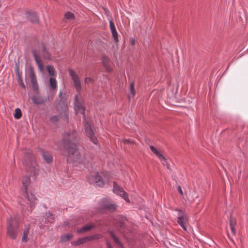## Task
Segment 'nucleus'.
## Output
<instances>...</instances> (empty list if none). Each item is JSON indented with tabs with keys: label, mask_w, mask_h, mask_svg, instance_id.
I'll return each mask as SVG.
<instances>
[{
	"label": "nucleus",
	"mask_w": 248,
	"mask_h": 248,
	"mask_svg": "<svg viewBox=\"0 0 248 248\" xmlns=\"http://www.w3.org/2000/svg\"><path fill=\"white\" fill-rule=\"evenodd\" d=\"M77 137L75 132L65 133L63 137L62 142L67 152L68 161H72L75 166L83 162V155L77 148Z\"/></svg>",
	"instance_id": "1"
},
{
	"label": "nucleus",
	"mask_w": 248,
	"mask_h": 248,
	"mask_svg": "<svg viewBox=\"0 0 248 248\" xmlns=\"http://www.w3.org/2000/svg\"><path fill=\"white\" fill-rule=\"evenodd\" d=\"M23 164L31 175L36 176L38 174L39 169L31 151L28 150L24 155Z\"/></svg>",
	"instance_id": "2"
},
{
	"label": "nucleus",
	"mask_w": 248,
	"mask_h": 248,
	"mask_svg": "<svg viewBox=\"0 0 248 248\" xmlns=\"http://www.w3.org/2000/svg\"><path fill=\"white\" fill-rule=\"evenodd\" d=\"M18 226L16 219L12 217L7 219V235L13 239L16 238Z\"/></svg>",
	"instance_id": "3"
},
{
	"label": "nucleus",
	"mask_w": 248,
	"mask_h": 248,
	"mask_svg": "<svg viewBox=\"0 0 248 248\" xmlns=\"http://www.w3.org/2000/svg\"><path fill=\"white\" fill-rule=\"evenodd\" d=\"M103 177H104V174L102 172H96L94 175L91 176L88 179L90 183H94L97 186L102 187L105 184V180Z\"/></svg>",
	"instance_id": "4"
},
{
	"label": "nucleus",
	"mask_w": 248,
	"mask_h": 248,
	"mask_svg": "<svg viewBox=\"0 0 248 248\" xmlns=\"http://www.w3.org/2000/svg\"><path fill=\"white\" fill-rule=\"evenodd\" d=\"M176 211L179 212L177 222L184 230L186 231L188 224V217L184 211L179 209H176Z\"/></svg>",
	"instance_id": "5"
},
{
	"label": "nucleus",
	"mask_w": 248,
	"mask_h": 248,
	"mask_svg": "<svg viewBox=\"0 0 248 248\" xmlns=\"http://www.w3.org/2000/svg\"><path fill=\"white\" fill-rule=\"evenodd\" d=\"M69 75L73 81L74 87L78 92H80L81 89V82L78 74L72 69L69 70Z\"/></svg>",
	"instance_id": "6"
},
{
	"label": "nucleus",
	"mask_w": 248,
	"mask_h": 248,
	"mask_svg": "<svg viewBox=\"0 0 248 248\" xmlns=\"http://www.w3.org/2000/svg\"><path fill=\"white\" fill-rule=\"evenodd\" d=\"M113 191L114 193L123 198L127 202H130L127 193L115 182H113Z\"/></svg>",
	"instance_id": "7"
},
{
	"label": "nucleus",
	"mask_w": 248,
	"mask_h": 248,
	"mask_svg": "<svg viewBox=\"0 0 248 248\" xmlns=\"http://www.w3.org/2000/svg\"><path fill=\"white\" fill-rule=\"evenodd\" d=\"M113 191L114 193L123 198L127 202H130L127 193L115 182H113Z\"/></svg>",
	"instance_id": "8"
},
{
	"label": "nucleus",
	"mask_w": 248,
	"mask_h": 248,
	"mask_svg": "<svg viewBox=\"0 0 248 248\" xmlns=\"http://www.w3.org/2000/svg\"><path fill=\"white\" fill-rule=\"evenodd\" d=\"M85 132L87 136L91 140L94 144H97V140L95 137L94 132L92 130L91 125L87 122L84 123Z\"/></svg>",
	"instance_id": "9"
},
{
	"label": "nucleus",
	"mask_w": 248,
	"mask_h": 248,
	"mask_svg": "<svg viewBox=\"0 0 248 248\" xmlns=\"http://www.w3.org/2000/svg\"><path fill=\"white\" fill-rule=\"evenodd\" d=\"M32 53L35 61L38 66V68L39 71L41 73H44L45 72V70L44 68L43 62L41 60L40 57L38 55L35 50H33Z\"/></svg>",
	"instance_id": "10"
},
{
	"label": "nucleus",
	"mask_w": 248,
	"mask_h": 248,
	"mask_svg": "<svg viewBox=\"0 0 248 248\" xmlns=\"http://www.w3.org/2000/svg\"><path fill=\"white\" fill-rule=\"evenodd\" d=\"M30 77L31 78V81L33 90L35 92H37L38 90V85L35 73L32 68L30 70Z\"/></svg>",
	"instance_id": "11"
},
{
	"label": "nucleus",
	"mask_w": 248,
	"mask_h": 248,
	"mask_svg": "<svg viewBox=\"0 0 248 248\" xmlns=\"http://www.w3.org/2000/svg\"><path fill=\"white\" fill-rule=\"evenodd\" d=\"M78 95L75 96V102H74V108L77 113H81L82 114L84 117H85V108L82 106V105L78 102Z\"/></svg>",
	"instance_id": "12"
},
{
	"label": "nucleus",
	"mask_w": 248,
	"mask_h": 248,
	"mask_svg": "<svg viewBox=\"0 0 248 248\" xmlns=\"http://www.w3.org/2000/svg\"><path fill=\"white\" fill-rule=\"evenodd\" d=\"M25 194L26 195V198L29 202L31 209V210H32L33 209L34 206L35 205V203L37 202V200L35 195L33 194L32 193L29 194L27 192V194Z\"/></svg>",
	"instance_id": "13"
},
{
	"label": "nucleus",
	"mask_w": 248,
	"mask_h": 248,
	"mask_svg": "<svg viewBox=\"0 0 248 248\" xmlns=\"http://www.w3.org/2000/svg\"><path fill=\"white\" fill-rule=\"evenodd\" d=\"M22 184L25 190V194H27L28 189L31 184L30 177L24 176L22 179Z\"/></svg>",
	"instance_id": "14"
},
{
	"label": "nucleus",
	"mask_w": 248,
	"mask_h": 248,
	"mask_svg": "<svg viewBox=\"0 0 248 248\" xmlns=\"http://www.w3.org/2000/svg\"><path fill=\"white\" fill-rule=\"evenodd\" d=\"M91 237H89V236L79 238L77 241L73 242L72 244L76 246L80 245L86 243V242L91 241Z\"/></svg>",
	"instance_id": "15"
},
{
	"label": "nucleus",
	"mask_w": 248,
	"mask_h": 248,
	"mask_svg": "<svg viewBox=\"0 0 248 248\" xmlns=\"http://www.w3.org/2000/svg\"><path fill=\"white\" fill-rule=\"evenodd\" d=\"M42 155L44 159L47 163H49L52 161V157L51 154L47 152L44 151H42Z\"/></svg>",
	"instance_id": "16"
},
{
	"label": "nucleus",
	"mask_w": 248,
	"mask_h": 248,
	"mask_svg": "<svg viewBox=\"0 0 248 248\" xmlns=\"http://www.w3.org/2000/svg\"><path fill=\"white\" fill-rule=\"evenodd\" d=\"M94 228V225L93 224H87L77 230V232L78 233H83L84 232L90 231L92 229Z\"/></svg>",
	"instance_id": "17"
},
{
	"label": "nucleus",
	"mask_w": 248,
	"mask_h": 248,
	"mask_svg": "<svg viewBox=\"0 0 248 248\" xmlns=\"http://www.w3.org/2000/svg\"><path fill=\"white\" fill-rule=\"evenodd\" d=\"M32 100L34 104L41 105L43 104L45 100L39 95H34L32 97Z\"/></svg>",
	"instance_id": "18"
},
{
	"label": "nucleus",
	"mask_w": 248,
	"mask_h": 248,
	"mask_svg": "<svg viewBox=\"0 0 248 248\" xmlns=\"http://www.w3.org/2000/svg\"><path fill=\"white\" fill-rule=\"evenodd\" d=\"M103 208L109 211L113 212L116 210L117 206L115 204L108 202L104 205Z\"/></svg>",
	"instance_id": "19"
},
{
	"label": "nucleus",
	"mask_w": 248,
	"mask_h": 248,
	"mask_svg": "<svg viewBox=\"0 0 248 248\" xmlns=\"http://www.w3.org/2000/svg\"><path fill=\"white\" fill-rule=\"evenodd\" d=\"M42 56L44 59L50 60L51 59V55L48 51L46 50V47L44 45L42 46Z\"/></svg>",
	"instance_id": "20"
},
{
	"label": "nucleus",
	"mask_w": 248,
	"mask_h": 248,
	"mask_svg": "<svg viewBox=\"0 0 248 248\" xmlns=\"http://www.w3.org/2000/svg\"><path fill=\"white\" fill-rule=\"evenodd\" d=\"M30 229V226L29 225H27L25 227V229L23 232V236L22 238V241L23 242H26L28 241V236L29 233V230Z\"/></svg>",
	"instance_id": "21"
},
{
	"label": "nucleus",
	"mask_w": 248,
	"mask_h": 248,
	"mask_svg": "<svg viewBox=\"0 0 248 248\" xmlns=\"http://www.w3.org/2000/svg\"><path fill=\"white\" fill-rule=\"evenodd\" d=\"M150 148L151 149V150L152 151V152L156 156L158 157V158L159 159H160L162 156H163V155H162L161 152L158 150V149H157L156 148H155L154 146H153V145H150Z\"/></svg>",
	"instance_id": "22"
},
{
	"label": "nucleus",
	"mask_w": 248,
	"mask_h": 248,
	"mask_svg": "<svg viewBox=\"0 0 248 248\" xmlns=\"http://www.w3.org/2000/svg\"><path fill=\"white\" fill-rule=\"evenodd\" d=\"M29 20L32 23H38L39 22V18L36 13L30 14L28 16Z\"/></svg>",
	"instance_id": "23"
},
{
	"label": "nucleus",
	"mask_w": 248,
	"mask_h": 248,
	"mask_svg": "<svg viewBox=\"0 0 248 248\" xmlns=\"http://www.w3.org/2000/svg\"><path fill=\"white\" fill-rule=\"evenodd\" d=\"M50 88L51 90H55L57 87V82L55 78L50 77L49 78Z\"/></svg>",
	"instance_id": "24"
},
{
	"label": "nucleus",
	"mask_w": 248,
	"mask_h": 248,
	"mask_svg": "<svg viewBox=\"0 0 248 248\" xmlns=\"http://www.w3.org/2000/svg\"><path fill=\"white\" fill-rule=\"evenodd\" d=\"M73 237V235L72 233H67L63 235H62L61 237V240L62 242H65L69 241Z\"/></svg>",
	"instance_id": "25"
},
{
	"label": "nucleus",
	"mask_w": 248,
	"mask_h": 248,
	"mask_svg": "<svg viewBox=\"0 0 248 248\" xmlns=\"http://www.w3.org/2000/svg\"><path fill=\"white\" fill-rule=\"evenodd\" d=\"M46 70L48 73V74L51 77H53L55 75V71L54 67L50 65L46 66Z\"/></svg>",
	"instance_id": "26"
},
{
	"label": "nucleus",
	"mask_w": 248,
	"mask_h": 248,
	"mask_svg": "<svg viewBox=\"0 0 248 248\" xmlns=\"http://www.w3.org/2000/svg\"><path fill=\"white\" fill-rule=\"evenodd\" d=\"M22 112L21 109L19 108H16L15 110V113L14 114V116L15 119H19L22 116Z\"/></svg>",
	"instance_id": "27"
},
{
	"label": "nucleus",
	"mask_w": 248,
	"mask_h": 248,
	"mask_svg": "<svg viewBox=\"0 0 248 248\" xmlns=\"http://www.w3.org/2000/svg\"><path fill=\"white\" fill-rule=\"evenodd\" d=\"M110 235L113 238V239H114V241H115V243L117 244V245L121 246L122 248L123 247V246H122V244L121 243V242L120 241L119 239H118V238H117L114 234V232H111L110 233Z\"/></svg>",
	"instance_id": "28"
},
{
	"label": "nucleus",
	"mask_w": 248,
	"mask_h": 248,
	"mask_svg": "<svg viewBox=\"0 0 248 248\" xmlns=\"http://www.w3.org/2000/svg\"><path fill=\"white\" fill-rule=\"evenodd\" d=\"M159 160H160L162 164L166 167L168 169H170L169 165L168 164L166 158L164 157V156H162Z\"/></svg>",
	"instance_id": "29"
},
{
	"label": "nucleus",
	"mask_w": 248,
	"mask_h": 248,
	"mask_svg": "<svg viewBox=\"0 0 248 248\" xmlns=\"http://www.w3.org/2000/svg\"><path fill=\"white\" fill-rule=\"evenodd\" d=\"M64 17L66 19L70 20H74L75 18V16L74 14L70 12L66 13Z\"/></svg>",
	"instance_id": "30"
},
{
	"label": "nucleus",
	"mask_w": 248,
	"mask_h": 248,
	"mask_svg": "<svg viewBox=\"0 0 248 248\" xmlns=\"http://www.w3.org/2000/svg\"><path fill=\"white\" fill-rule=\"evenodd\" d=\"M108 60L106 57H104L102 60V62L103 63V64L105 66L106 69L107 71H111V69L108 67Z\"/></svg>",
	"instance_id": "31"
},
{
	"label": "nucleus",
	"mask_w": 248,
	"mask_h": 248,
	"mask_svg": "<svg viewBox=\"0 0 248 248\" xmlns=\"http://www.w3.org/2000/svg\"><path fill=\"white\" fill-rule=\"evenodd\" d=\"M111 31L112 36L114 39V40L115 42H118V33H117L116 30Z\"/></svg>",
	"instance_id": "32"
},
{
	"label": "nucleus",
	"mask_w": 248,
	"mask_h": 248,
	"mask_svg": "<svg viewBox=\"0 0 248 248\" xmlns=\"http://www.w3.org/2000/svg\"><path fill=\"white\" fill-rule=\"evenodd\" d=\"M130 93L133 96L135 94V90L134 88V83L133 82H131L130 85Z\"/></svg>",
	"instance_id": "33"
},
{
	"label": "nucleus",
	"mask_w": 248,
	"mask_h": 248,
	"mask_svg": "<svg viewBox=\"0 0 248 248\" xmlns=\"http://www.w3.org/2000/svg\"><path fill=\"white\" fill-rule=\"evenodd\" d=\"M60 119V116H52L50 119V121L52 122V123H55L57 121H58Z\"/></svg>",
	"instance_id": "34"
},
{
	"label": "nucleus",
	"mask_w": 248,
	"mask_h": 248,
	"mask_svg": "<svg viewBox=\"0 0 248 248\" xmlns=\"http://www.w3.org/2000/svg\"><path fill=\"white\" fill-rule=\"evenodd\" d=\"M236 225V220L233 217H231L230 219V227H234Z\"/></svg>",
	"instance_id": "35"
},
{
	"label": "nucleus",
	"mask_w": 248,
	"mask_h": 248,
	"mask_svg": "<svg viewBox=\"0 0 248 248\" xmlns=\"http://www.w3.org/2000/svg\"><path fill=\"white\" fill-rule=\"evenodd\" d=\"M102 235L101 234H97L93 236H89V237H91V241L93 239H98L102 238Z\"/></svg>",
	"instance_id": "36"
},
{
	"label": "nucleus",
	"mask_w": 248,
	"mask_h": 248,
	"mask_svg": "<svg viewBox=\"0 0 248 248\" xmlns=\"http://www.w3.org/2000/svg\"><path fill=\"white\" fill-rule=\"evenodd\" d=\"M93 79L91 78H89V77H86L84 79V82L86 84H88V83H93Z\"/></svg>",
	"instance_id": "37"
},
{
	"label": "nucleus",
	"mask_w": 248,
	"mask_h": 248,
	"mask_svg": "<svg viewBox=\"0 0 248 248\" xmlns=\"http://www.w3.org/2000/svg\"><path fill=\"white\" fill-rule=\"evenodd\" d=\"M18 83L22 88L24 89L25 88V86L23 83L22 79L20 78V77H19L18 78Z\"/></svg>",
	"instance_id": "38"
},
{
	"label": "nucleus",
	"mask_w": 248,
	"mask_h": 248,
	"mask_svg": "<svg viewBox=\"0 0 248 248\" xmlns=\"http://www.w3.org/2000/svg\"><path fill=\"white\" fill-rule=\"evenodd\" d=\"M109 26L111 31L116 30L115 25L112 20L109 21Z\"/></svg>",
	"instance_id": "39"
},
{
	"label": "nucleus",
	"mask_w": 248,
	"mask_h": 248,
	"mask_svg": "<svg viewBox=\"0 0 248 248\" xmlns=\"http://www.w3.org/2000/svg\"><path fill=\"white\" fill-rule=\"evenodd\" d=\"M230 228H231L232 234L234 235L235 233V226L230 227Z\"/></svg>",
	"instance_id": "40"
},
{
	"label": "nucleus",
	"mask_w": 248,
	"mask_h": 248,
	"mask_svg": "<svg viewBox=\"0 0 248 248\" xmlns=\"http://www.w3.org/2000/svg\"><path fill=\"white\" fill-rule=\"evenodd\" d=\"M177 189H178V191L179 192V193L181 195H183V192L181 189V187H180V186H178V188H177Z\"/></svg>",
	"instance_id": "41"
},
{
	"label": "nucleus",
	"mask_w": 248,
	"mask_h": 248,
	"mask_svg": "<svg viewBox=\"0 0 248 248\" xmlns=\"http://www.w3.org/2000/svg\"><path fill=\"white\" fill-rule=\"evenodd\" d=\"M107 248H113L108 241H107Z\"/></svg>",
	"instance_id": "42"
},
{
	"label": "nucleus",
	"mask_w": 248,
	"mask_h": 248,
	"mask_svg": "<svg viewBox=\"0 0 248 248\" xmlns=\"http://www.w3.org/2000/svg\"><path fill=\"white\" fill-rule=\"evenodd\" d=\"M124 143H133L134 142L133 141H131L130 140H124Z\"/></svg>",
	"instance_id": "43"
},
{
	"label": "nucleus",
	"mask_w": 248,
	"mask_h": 248,
	"mask_svg": "<svg viewBox=\"0 0 248 248\" xmlns=\"http://www.w3.org/2000/svg\"><path fill=\"white\" fill-rule=\"evenodd\" d=\"M46 215L47 217H51V219H53V216L50 213H46Z\"/></svg>",
	"instance_id": "44"
},
{
	"label": "nucleus",
	"mask_w": 248,
	"mask_h": 248,
	"mask_svg": "<svg viewBox=\"0 0 248 248\" xmlns=\"http://www.w3.org/2000/svg\"><path fill=\"white\" fill-rule=\"evenodd\" d=\"M134 42H135V41L134 40H133L131 42V44L132 45H134Z\"/></svg>",
	"instance_id": "45"
},
{
	"label": "nucleus",
	"mask_w": 248,
	"mask_h": 248,
	"mask_svg": "<svg viewBox=\"0 0 248 248\" xmlns=\"http://www.w3.org/2000/svg\"><path fill=\"white\" fill-rule=\"evenodd\" d=\"M62 92H61L60 93H59V96H60V95L62 94Z\"/></svg>",
	"instance_id": "46"
}]
</instances>
